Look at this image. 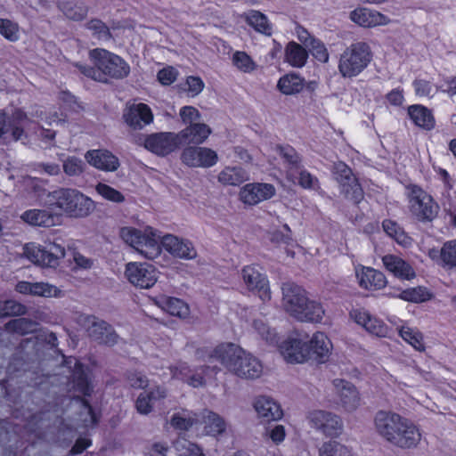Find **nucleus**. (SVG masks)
Segmentation results:
<instances>
[{
  "instance_id": "1a4fd4ad",
  "label": "nucleus",
  "mask_w": 456,
  "mask_h": 456,
  "mask_svg": "<svg viewBox=\"0 0 456 456\" xmlns=\"http://www.w3.org/2000/svg\"><path fill=\"white\" fill-rule=\"evenodd\" d=\"M241 278L247 289L256 295L263 302L271 299L268 278L258 266H244L241 270Z\"/></svg>"
},
{
  "instance_id": "f03ea898",
  "label": "nucleus",
  "mask_w": 456,
  "mask_h": 456,
  "mask_svg": "<svg viewBox=\"0 0 456 456\" xmlns=\"http://www.w3.org/2000/svg\"><path fill=\"white\" fill-rule=\"evenodd\" d=\"M89 58L94 67L76 63L75 66L86 77L100 82H107L106 76L121 79L128 76L129 65L118 55L102 48L89 52Z\"/></svg>"
},
{
  "instance_id": "a19ab883",
  "label": "nucleus",
  "mask_w": 456,
  "mask_h": 456,
  "mask_svg": "<svg viewBox=\"0 0 456 456\" xmlns=\"http://www.w3.org/2000/svg\"><path fill=\"white\" fill-rule=\"evenodd\" d=\"M286 61L293 67H303L307 59L305 49L297 43L290 42L286 47Z\"/></svg>"
},
{
  "instance_id": "b1692460",
  "label": "nucleus",
  "mask_w": 456,
  "mask_h": 456,
  "mask_svg": "<svg viewBox=\"0 0 456 456\" xmlns=\"http://www.w3.org/2000/svg\"><path fill=\"white\" fill-rule=\"evenodd\" d=\"M85 159L92 167L105 172L116 171L119 167L118 159L107 150H90Z\"/></svg>"
},
{
  "instance_id": "774afa93",
  "label": "nucleus",
  "mask_w": 456,
  "mask_h": 456,
  "mask_svg": "<svg viewBox=\"0 0 456 456\" xmlns=\"http://www.w3.org/2000/svg\"><path fill=\"white\" fill-rule=\"evenodd\" d=\"M413 87L417 95L421 97H432L433 86L431 82L425 79H416L413 81Z\"/></svg>"
},
{
  "instance_id": "a878e982",
  "label": "nucleus",
  "mask_w": 456,
  "mask_h": 456,
  "mask_svg": "<svg viewBox=\"0 0 456 456\" xmlns=\"http://www.w3.org/2000/svg\"><path fill=\"white\" fill-rule=\"evenodd\" d=\"M126 124L134 128L141 129L153 121V114L151 108L145 103L132 105L124 114Z\"/></svg>"
},
{
  "instance_id": "ea45409f",
  "label": "nucleus",
  "mask_w": 456,
  "mask_h": 456,
  "mask_svg": "<svg viewBox=\"0 0 456 456\" xmlns=\"http://www.w3.org/2000/svg\"><path fill=\"white\" fill-rule=\"evenodd\" d=\"M324 314V308L320 302L307 298L306 303L303 306V313L300 314L297 320L301 322H320Z\"/></svg>"
},
{
  "instance_id": "c03bdc74",
  "label": "nucleus",
  "mask_w": 456,
  "mask_h": 456,
  "mask_svg": "<svg viewBox=\"0 0 456 456\" xmlns=\"http://www.w3.org/2000/svg\"><path fill=\"white\" fill-rule=\"evenodd\" d=\"M59 7L68 19L77 21L84 20L88 12L86 5L73 2H62Z\"/></svg>"
},
{
  "instance_id": "7c9ffc66",
  "label": "nucleus",
  "mask_w": 456,
  "mask_h": 456,
  "mask_svg": "<svg viewBox=\"0 0 456 456\" xmlns=\"http://www.w3.org/2000/svg\"><path fill=\"white\" fill-rule=\"evenodd\" d=\"M16 290L21 294H31L45 297H59L61 290L47 282H28L19 281L16 285Z\"/></svg>"
},
{
  "instance_id": "9d476101",
  "label": "nucleus",
  "mask_w": 456,
  "mask_h": 456,
  "mask_svg": "<svg viewBox=\"0 0 456 456\" xmlns=\"http://www.w3.org/2000/svg\"><path fill=\"white\" fill-rule=\"evenodd\" d=\"M29 123V118L21 110L14 111L11 117L0 111V139L21 140Z\"/></svg>"
},
{
  "instance_id": "0eeeda50",
  "label": "nucleus",
  "mask_w": 456,
  "mask_h": 456,
  "mask_svg": "<svg viewBox=\"0 0 456 456\" xmlns=\"http://www.w3.org/2000/svg\"><path fill=\"white\" fill-rule=\"evenodd\" d=\"M409 208L411 213L421 222H430L436 218L439 206L433 198L417 185L408 187Z\"/></svg>"
},
{
  "instance_id": "49530a36",
  "label": "nucleus",
  "mask_w": 456,
  "mask_h": 456,
  "mask_svg": "<svg viewBox=\"0 0 456 456\" xmlns=\"http://www.w3.org/2000/svg\"><path fill=\"white\" fill-rule=\"evenodd\" d=\"M319 456H354L351 449L337 442L329 441L319 448Z\"/></svg>"
},
{
  "instance_id": "bf43d9fd",
  "label": "nucleus",
  "mask_w": 456,
  "mask_h": 456,
  "mask_svg": "<svg viewBox=\"0 0 456 456\" xmlns=\"http://www.w3.org/2000/svg\"><path fill=\"white\" fill-rule=\"evenodd\" d=\"M279 153L289 165L290 170L293 168H298L301 162V158L298 153L291 146H279Z\"/></svg>"
},
{
  "instance_id": "6e6552de",
  "label": "nucleus",
  "mask_w": 456,
  "mask_h": 456,
  "mask_svg": "<svg viewBox=\"0 0 456 456\" xmlns=\"http://www.w3.org/2000/svg\"><path fill=\"white\" fill-rule=\"evenodd\" d=\"M334 179L339 185L340 193L354 203H359L363 198V191L351 168L344 162H336L332 168Z\"/></svg>"
},
{
  "instance_id": "f8f14e48",
  "label": "nucleus",
  "mask_w": 456,
  "mask_h": 456,
  "mask_svg": "<svg viewBox=\"0 0 456 456\" xmlns=\"http://www.w3.org/2000/svg\"><path fill=\"white\" fill-rule=\"evenodd\" d=\"M308 420L312 428L321 431L326 436L337 437L343 430L341 419L330 411L322 410L311 411Z\"/></svg>"
},
{
  "instance_id": "79ce46f5",
  "label": "nucleus",
  "mask_w": 456,
  "mask_h": 456,
  "mask_svg": "<svg viewBox=\"0 0 456 456\" xmlns=\"http://www.w3.org/2000/svg\"><path fill=\"white\" fill-rule=\"evenodd\" d=\"M247 21L257 32L266 36H271L273 33V28L267 17L258 11H251L248 14Z\"/></svg>"
},
{
  "instance_id": "20e7f679",
  "label": "nucleus",
  "mask_w": 456,
  "mask_h": 456,
  "mask_svg": "<svg viewBox=\"0 0 456 456\" xmlns=\"http://www.w3.org/2000/svg\"><path fill=\"white\" fill-rule=\"evenodd\" d=\"M370 46L362 41L352 43L341 53L338 69L344 78H353L360 75L370 63Z\"/></svg>"
},
{
  "instance_id": "f704fd0d",
  "label": "nucleus",
  "mask_w": 456,
  "mask_h": 456,
  "mask_svg": "<svg viewBox=\"0 0 456 456\" xmlns=\"http://www.w3.org/2000/svg\"><path fill=\"white\" fill-rule=\"evenodd\" d=\"M217 178L224 185L237 186L248 181L249 175L240 167H226L219 173Z\"/></svg>"
},
{
  "instance_id": "aec40b11",
  "label": "nucleus",
  "mask_w": 456,
  "mask_h": 456,
  "mask_svg": "<svg viewBox=\"0 0 456 456\" xmlns=\"http://www.w3.org/2000/svg\"><path fill=\"white\" fill-rule=\"evenodd\" d=\"M403 416L392 411H378L373 419V425L376 433L388 443L390 436H393Z\"/></svg>"
},
{
  "instance_id": "4be33fe9",
  "label": "nucleus",
  "mask_w": 456,
  "mask_h": 456,
  "mask_svg": "<svg viewBox=\"0 0 456 456\" xmlns=\"http://www.w3.org/2000/svg\"><path fill=\"white\" fill-rule=\"evenodd\" d=\"M280 352L289 363H302L309 360L307 343L297 338H289L280 346Z\"/></svg>"
},
{
  "instance_id": "f257e3e1",
  "label": "nucleus",
  "mask_w": 456,
  "mask_h": 456,
  "mask_svg": "<svg viewBox=\"0 0 456 456\" xmlns=\"http://www.w3.org/2000/svg\"><path fill=\"white\" fill-rule=\"evenodd\" d=\"M122 240L147 259H155L161 253V246L172 256L186 260L197 256V251L188 240L172 234L161 236L160 232L147 226L143 230L134 227L120 229Z\"/></svg>"
},
{
  "instance_id": "4c0bfd02",
  "label": "nucleus",
  "mask_w": 456,
  "mask_h": 456,
  "mask_svg": "<svg viewBox=\"0 0 456 456\" xmlns=\"http://www.w3.org/2000/svg\"><path fill=\"white\" fill-rule=\"evenodd\" d=\"M159 304L165 311L173 316L186 318L190 314L189 305L179 298L162 296L159 297Z\"/></svg>"
},
{
  "instance_id": "2eb2a0df",
  "label": "nucleus",
  "mask_w": 456,
  "mask_h": 456,
  "mask_svg": "<svg viewBox=\"0 0 456 456\" xmlns=\"http://www.w3.org/2000/svg\"><path fill=\"white\" fill-rule=\"evenodd\" d=\"M177 134L160 132L145 137L143 145L149 151L158 156H167L175 151L180 145Z\"/></svg>"
},
{
  "instance_id": "dca6fc26",
  "label": "nucleus",
  "mask_w": 456,
  "mask_h": 456,
  "mask_svg": "<svg viewBox=\"0 0 456 456\" xmlns=\"http://www.w3.org/2000/svg\"><path fill=\"white\" fill-rule=\"evenodd\" d=\"M181 159L191 167L208 168L217 163L218 155L208 147L189 146L183 151Z\"/></svg>"
},
{
  "instance_id": "393cba45",
  "label": "nucleus",
  "mask_w": 456,
  "mask_h": 456,
  "mask_svg": "<svg viewBox=\"0 0 456 456\" xmlns=\"http://www.w3.org/2000/svg\"><path fill=\"white\" fill-rule=\"evenodd\" d=\"M350 19L353 22L363 28L387 25L390 20L386 15L368 8L360 7L350 12Z\"/></svg>"
},
{
  "instance_id": "a211bd4d",
  "label": "nucleus",
  "mask_w": 456,
  "mask_h": 456,
  "mask_svg": "<svg viewBox=\"0 0 456 456\" xmlns=\"http://www.w3.org/2000/svg\"><path fill=\"white\" fill-rule=\"evenodd\" d=\"M275 192L276 190L271 183H248L240 189V199L244 204L254 206L271 199Z\"/></svg>"
},
{
  "instance_id": "e433bc0d",
  "label": "nucleus",
  "mask_w": 456,
  "mask_h": 456,
  "mask_svg": "<svg viewBox=\"0 0 456 456\" xmlns=\"http://www.w3.org/2000/svg\"><path fill=\"white\" fill-rule=\"evenodd\" d=\"M277 87L283 94H297L304 89L305 79L296 73H289L279 79Z\"/></svg>"
},
{
  "instance_id": "c756f323",
  "label": "nucleus",
  "mask_w": 456,
  "mask_h": 456,
  "mask_svg": "<svg viewBox=\"0 0 456 456\" xmlns=\"http://www.w3.org/2000/svg\"><path fill=\"white\" fill-rule=\"evenodd\" d=\"M382 262L388 272L400 279L411 280L416 276L411 265L395 255L383 256Z\"/></svg>"
},
{
  "instance_id": "69168bd1",
  "label": "nucleus",
  "mask_w": 456,
  "mask_h": 456,
  "mask_svg": "<svg viewBox=\"0 0 456 456\" xmlns=\"http://www.w3.org/2000/svg\"><path fill=\"white\" fill-rule=\"evenodd\" d=\"M298 184L305 189L316 190L319 188V181L306 170H301L298 175Z\"/></svg>"
},
{
  "instance_id": "c9c22d12",
  "label": "nucleus",
  "mask_w": 456,
  "mask_h": 456,
  "mask_svg": "<svg viewBox=\"0 0 456 456\" xmlns=\"http://www.w3.org/2000/svg\"><path fill=\"white\" fill-rule=\"evenodd\" d=\"M74 362V370L72 374L74 389L84 395H90L93 391V387L88 379V376L85 371L83 364L76 358L71 359L70 362Z\"/></svg>"
},
{
  "instance_id": "680f3d73",
  "label": "nucleus",
  "mask_w": 456,
  "mask_h": 456,
  "mask_svg": "<svg viewBox=\"0 0 456 456\" xmlns=\"http://www.w3.org/2000/svg\"><path fill=\"white\" fill-rule=\"evenodd\" d=\"M253 328L266 342L273 343L275 340L276 333L274 330L271 329L262 319L254 320Z\"/></svg>"
},
{
  "instance_id": "6e6d98bb",
  "label": "nucleus",
  "mask_w": 456,
  "mask_h": 456,
  "mask_svg": "<svg viewBox=\"0 0 456 456\" xmlns=\"http://www.w3.org/2000/svg\"><path fill=\"white\" fill-rule=\"evenodd\" d=\"M26 311V306L15 300L0 303V317L22 315Z\"/></svg>"
},
{
  "instance_id": "a18cd8bd",
  "label": "nucleus",
  "mask_w": 456,
  "mask_h": 456,
  "mask_svg": "<svg viewBox=\"0 0 456 456\" xmlns=\"http://www.w3.org/2000/svg\"><path fill=\"white\" fill-rule=\"evenodd\" d=\"M399 297L412 303H422L430 300L433 294L426 287H416L403 290Z\"/></svg>"
},
{
  "instance_id": "ddd939ff",
  "label": "nucleus",
  "mask_w": 456,
  "mask_h": 456,
  "mask_svg": "<svg viewBox=\"0 0 456 456\" xmlns=\"http://www.w3.org/2000/svg\"><path fill=\"white\" fill-rule=\"evenodd\" d=\"M125 273L130 283L141 289L151 288L158 280L156 268L146 263H128Z\"/></svg>"
},
{
  "instance_id": "37998d69",
  "label": "nucleus",
  "mask_w": 456,
  "mask_h": 456,
  "mask_svg": "<svg viewBox=\"0 0 456 456\" xmlns=\"http://www.w3.org/2000/svg\"><path fill=\"white\" fill-rule=\"evenodd\" d=\"M305 34L306 39L302 38V43L308 48L315 59L321 62H327L329 61V53L325 45L308 33Z\"/></svg>"
},
{
  "instance_id": "7ed1b4c3",
  "label": "nucleus",
  "mask_w": 456,
  "mask_h": 456,
  "mask_svg": "<svg viewBox=\"0 0 456 456\" xmlns=\"http://www.w3.org/2000/svg\"><path fill=\"white\" fill-rule=\"evenodd\" d=\"M211 358L218 360L229 371L242 379H257L262 364L249 353L234 344H223L215 348Z\"/></svg>"
},
{
  "instance_id": "0e129e2a",
  "label": "nucleus",
  "mask_w": 456,
  "mask_h": 456,
  "mask_svg": "<svg viewBox=\"0 0 456 456\" xmlns=\"http://www.w3.org/2000/svg\"><path fill=\"white\" fill-rule=\"evenodd\" d=\"M177 76L178 71L171 66L163 68L157 74L159 82L163 86H169L173 84L176 80Z\"/></svg>"
},
{
  "instance_id": "6ab92c4d",
  "label": "nucleus",
  "mask_w": 456,
  "mask_h": 456,
  "mask_svg": "<svg viewBox=\"0 0 456 456\" xmlns=\"http://www.w3.org/2000/svg\"><path fill=\"white\" fill-rule=\"evenodd\" d=\"M338 404L347 412L354 411L361 403V397L355 386L351 382L337 379L333 380Z\"/></svg>"
},
{
  "instance_id": "052dcab7",
  "label": "nucleus",
  "mask_w": 456,
  "mask_h": 456,
  "mask_svg": "<svg viewBox=\"0 0 456 456\" xmlns=\"http://www.w3.org/2000/svg\"><path fill=\"white\" fill-rule=\"evenodd\" d=\"M33 322L25 318L13 319L6 323L7 330L20 334L28 333L33 330Z\"/></svg>"
},
{
  "instance_id": "4468645a",
  "label": "nucleus",
  "mask_w": 456,
  "mask_h": 456,
  "mask_svg": "<svg viewBox=\"0 0 456 456\" xmlns=\"http://www.w3.org/2000/svg\"><path fill=\"white\" fill-rule=\"evenodd\" d=\"M82 322L87 335L93 340L108 346H112L118 342V336L105 321L91 315L84 317Z\"/></svg>"
},
{
  "instance_id": "603ef678",
  "label": "nucleus",
  "mask_w": 456,
  "mask_h": 456,
  "mask_svg": "<svg viewBox=\"0 0 456 456\" xmlns=\"http://www.w3.org/2000/svg\"><path fill=\"white\" fill-rule=\"evenodd\" d=\"M382 226L385 232L395 239L399 244L406 245L408 243L409 237L395 222L387 219L383 221Z\"/></svg>"
},
{
  "instance_id": "2f4dec72",
  "label": "nucleus",
  "mask_w": 456,
  "mask_h": 456,
  "mask_svg": "<svg viewBox=\"0 0 456 456\" xmlns=\"http://www.w3.org/2000/svg\"><path fill=\"white\" fill-rule=\"evenodd\" d=\"M20 218L27 224L34 226H54L59 217L45 209H29L22 213Z\"/></svg>"
},
{
  "instance_id": "09e8293b",
  "label": "nucleus",
  "mask_w": 456,
  "mask_h": 456,
  "mask_svg": "<svg viewBox=\"0 0 456 456\" xmlns=\"http://www.w3.org/2000/svg\"><path fill=\"white\" fill-rule=\"evenodd\" d=\"M178 456H205L202 450L191 441L179 437L174 444Z\"/></svg>"
},
{
  "instance_id": "58836bf2",
  "label": "nucleus",
  "mask_w": 456,
  "mask_h": 456,
  "mask_svg": "<svg viewBox=\"0 0 456 456\" xmlns=\"http://www.w3.org/2000/svg\"><path fill=\"white\" fill-rule=\"evenodd\" d=\"M199 422V414L186 409L175 412L170 419V425L181 431L189 430Z\"/></svg>"
},
{
  "instance_id": "8fccbe9b",
  "label": "nucleus",
  "mask_w": 456,
  "mask_h": 456,
  "mask_svg": "<svg viewBox=\"0 0 456 456\" xmlns=\"http://www.w3.org/2000/svg\"><path fill=\"white\" fill-rule=\"evenodd\" d=\"M440 260L448 268H456V239L446 241L440 249Z\"/></svg>"
},
{
  "instance_id": "c85d7f7f",
  "label": "nucleus",
  "mask_w": 456,
  "mask_h": 456,
  "mask_svg": "<svg viewBox=\"0 0 456 456\" xmlns=\"http://www.w3.org/2000/svg\"><path fill=\"white\" fill-rule=\"evenodd\" d=\"M210 134L211 129L208 126L203 123L195 122L177 133V135L180 143L200 144L205 142Z\"/></svg>"
},
{
  "instance_id": "473e14b6",
  "label": "nucleus",
  "mask_w": 456,
  "mask_h": 456,
  "mask_svg": "<svg viewBox=\"0 0 456 456\" xmlns=\"http://www.w3.org/2000/svg\"><path fill=\"white\" fill-rule=\"evenodd\" d=\"M204 424V429L208 435L217 436L224 432L226 424L224 419L217 413L203 410L199 414V421Z\"/></svg>"
},
{
  "instance_id": "412c9836",
  "label": "nucleus",
  "mask_w": 456,
  "mask_h": 456,
  "mask_svg": "<svg viewBox=\"0 0 456 456\" xmlns=\"http://www.w3.org/2000/svg\"><path fill=\"white\" fill-rule=\"evenodd\" d=\"M349 315L352 320L362 326L370 334L380 338L388 335V326L382 320L371 316L364 309H352Z\"/></svg>"
},
{
  "instance_id": "5fc2aeb1",
  "label": "nucleus",
  "mask_w": 456,
  "mask_h": 456,
  "mask_svg": "<svg viewBox=\"0 0 456 456\" xmlns=\"http://www.w3.org/2000/svg\"><path fill=\"white\" fill-rule=\"evenodd\" d=\"M86 28L93 32V35L102 41L110 40L112 36L108 26L101 20L93 19L87 24Z\"/></svg>"
},
{
  "instance_id": "cd10ccee",
  "label": "nucleus",
  "mask_w": 456,
  "mask_h": 456,
  "mask_svg": "<svg viewBox=\"0 0 456 456\" xmlns=\"http://www.w3.org/2000/svg\"><path fill=\"white\" fill-rule=\"evenodd\" d=\"M356 277L360 287L365 289H380L387 283L385 275L371 267L356 269Z\"/></svg>"
},
{
  "instance_id": "5701e85b",
  "label": "nucleus",
  "mask_w": 456,
  "mask_h": 456,
  "mask_svg": "<svg viewBox=\"0 0 456 456\" xmlns=\"http://www.w3.org/2000/svg\"><path fill=\"white\" fill-rule=\"evenodd\" d=\"M331 349V341L322 332L314 333L307 343L309 360H314L318 363H323L329 360Z\"/></svg>"
},
{
  "instance_id": "72a5a7b5",
  "label": "nucleus",
  "mask_w": 456,
  "mask_h": 456,
  "mask_svg": "<svg viewBox=\"0 0 456 456\" xmlns=\"http://www.w3.org/2000/svg\"><path fill=\"white\" fill-rule=\"evenodd\" d=\"M408 115L413 123L426 130L435 127V118L432 112L422 105H411L408 108Z\"/></svg>"
},
{
  "instance_id": "3c124183",
  "label": "nucleus",
  "mask_w": 456,
  "mask_h": 456,
  "mask_svg": "<svg viewBox=\"0 0 456 456\" xmlns=\"http://www.w3.org/2000/svg\"><path fill=\"white\" fill-rule=\"evenodd\" d=\"M400 336L402 338L412 346L418 351H423L425 346L423 344V337L419 331L410 327H402L400 329Z\"/></svg>"
},
{
  "instance_id": "338daca9",
  "label": "nucleus",
  "mask_w": 456,
  "mask_h": 456,
  "mask_svg": "<svg viewBox=\"0 0 456 456\" xmlns=\"http://www.w3.org/2000/svg\"><path fill=\"white\" fill-rule=\"evenodd\" d=\"M154 403H151V398L142 392L139 395L135 402V408L140 414L147 415L153 410Z\"/></svg>"
},
{
  "instance_id": "864d4df0",
  "label": "nucleus",
  "mask_w": 456,
  "mask_h": 456,
  "mask_svg": "<svg viewBox=\"0 0 456 456\" xmlns=\"http://www.w3.org/2000/svg\"><path fill=\"white\" fill-rule=\"evenodd\" d=\"M95 191L106 200L115 203H121L125 200V197L120 191L106 183H98L95 185Z\"/></svg>"
},
{
  "instance_id": "9b49d317",
  "label": "nucleus",
  "mask_w": 456,
  "mask_h": 456,
  "mask_svg": "<svg viewBox=\"0 0 456 456\" xmlns=\"http://www.w3.org/2000/svg\"><path fill=\"white\" fill-rule=\"evenodd\" d=\"M420 440L421 433L418 426L403 417L388 443L400 449H411L416 447Z\"/></svg>"
},
{
  "instance_id": "bb28decb",
  "label": "nucleus",
  "mask_w": 456,
  "mask_h": 456,
  "mask_svg": "<svg viewBox=\"0 0 456 456\" xmlns=\"http://www.w3.org/2000/svg\"><path fill=\"white\" fill-rule=\"evenodd\" d=\"M254 408L260 419L265 421L278 420L283 412L280 404L272 397L260 395L255 399Z\"/></svg>"
},
{
  "instance_id": "4d7b16f0",
  "label": "nucleus",
  "mask_w": 456,
  "mask_h": 456,
  "mask_svg": "<svg viewBox=\"0 0 456 456\" xmlns=\"http://www.w3.org/2000/svg\"><path fill=\"white\" fill-rule=\"evenodd\" d=\"M0 34L11 42H15L19 39V26L8 19H0Z\"/></svg>"
},
{
  "instance_id": "13d9d810",
  "label": "nucleus",
  "mask_w": 456,
  "mask_h": 456,
  "mask_svg": "<svg viewBox=\"0 0 456 456\" xmlns=\"http://www.w3.org/2000/svg\"><path fill=\"white\" fill-rule=\"evenodd\" d=\"M85 164L82 159L70 156L63 160L62 167L64 173L69 176H77L83 173Z\"/></svg>"
},
{
  "instance_id": "423d86ee",
  "label": "nucleus",
  "mask_w": 456,
  "mask_h": 456,
  "mask_svg": "<svg viewBox=\"0 0 456 456\" xmlns=\"http://www.w3.org/2000/svg\"><path fill=\"white\" fill-rule=\"evenodd\" d=\"M24 254L33 263L47 267H56L60 259L65 256V247L62 240H47L44 245L30 243L26 245Z\"/></svg>"
},
{
  "instance_id": "e2e57ef3",
  "label": "nucleus",
  "mask_w": 456,
  "mask_h": 456,
  "mask_svg": "<svg viewBox=\"0 0 456 456\" xmlns=\"http://www.w3.org/2000/svg\"><path fill=\"white\" fill-rule=\"evenodd\" d=\"M283 231H273L270 234V240L272 242L277 244L290 245L293 241L291 237V230L288 224L283 225Z\"/></svg>"
},
{
  "instance_id": "f3484780",
  "label": "nucleus",
  "mask_w": 456,
  "mask_h": 456,
  "mask_svg": "<svg viewBox=\"0 0 456 456\" xmlns=\"http://www.w3.org/2000/svg\"><path fill=\"white\" fill-rule=\"evenodd\" d=\"M281 289L282 304L286 312L297 320L308 298L305 290L291 282L284 283Z\"/></svg>"
},
{
  "instance_id": "39448f33",
  "label": "nucleus",
  "mask_w": 456,
  "mask_h": 456,
  "mask_svg": "<svg viewBox=\"0 0 456 456\" xmlns=\"http://www.w3.org/2000/svg\"><path fill=\"white\" fill-rule=\"evenodd\" d=\"M51 205L77 216L85 217L94 209L93 200L75 189L61 188L48 195Z\"/></svg>"
},
{
  "instance_id": "de8ad7c7",
  "label": "nucleus",
  "mask_w": 456,
  "mask_h": 456,
  "mask_svg": "<svg viewBox=\"0 0 456 456\" xmlns=\"http://www.w3.org/2000/svg\"><path fill=\"white\" fill-rule=\"evenodd\" d=\"M232 64L241 72L251 73L257 68L253 59L243 51H236L232 56Z\"/></svg>"
}]
</instances>
